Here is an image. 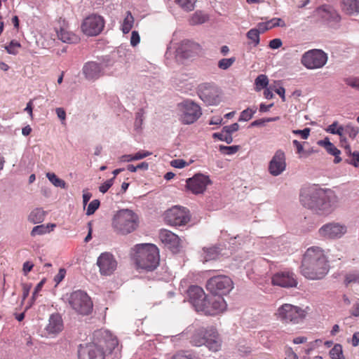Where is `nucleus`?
Masks as SVG:
<instances>
[{"label": "nucleus", "instance_id": "obj_1", "mask_svg": "<svg viewBox=\"0 0 359 359\" xmlns=\"http://www.w3.org/2000/svg\"><path fill=\"white\" fill-rule=\"evenodd\" d=\"M302 204L318 215H327L337 206L339 198L330 189L311 188L300 195Z\"/></svg>", "mask_w": 359, "mask_h": 359}, {"label": "nucleus", "instance_id": "obj_2", "mask_svg": "<svg viewBox=\"0 0 359 359\" xmlns=\"http://www.w3.org/2000/svg\"><path fill=\"white\" fill-rule=\"evenodd\" d=\"M328 271V261L324 251L317 246L309 248L302 261V274L307 279L320 280Z\"/></svg>", "mask_w": 359, "mask_h": 359}, {"label": "nucleus", "instance_id": "obj_3", "mask_svg": "<svg viewBox=\"0 0 359 359\" xmlns=\"http://www.w3.org/2000/svg\"><path fill=\"white\" fill-rule=\"evenodd\" d=\"M95 341L79 348V359H104V346L112 351L118 346V339L108 330H97L94 332Z\"/></svg>", "mask_w": 359, "mask_h": 359}, {"label": "nucleus", "instance_id": "obj_4", "mask_svg": "<svg viewBox=\"0 0 359 359\" xmlns=\"http://www.w3.org/2000/svg\"><path fill=\"white\" fill-rule=\"evenodd\" d=\"M134 259L138 268L152 271L159 264L158 250L154 244H137L135 245Z\"/></svg>", "mask_w": 359, "mask_h": 359}, {"label": "nucleus", "instance_id": "obj_5", "mask_svg": "<svg viewBox=\"0 0 359 359\" xmlns=\"http://www.w3.org/2000/svg\"><path fill=\"white\" fill-rule=\"evenodd\" d=\"M139 224L137 215L131 210H118L112 219V227L119 234L127 235L136 230Z\"/></svg>", "mask_w": 359, "mask_h": 359}, {"label": "nucleus", "instance_id": "obj_6", "mask_svg": "<svg viewBox=\"0 0 359 359\" xmlns=\"http://www.w3.org/2000/svg\"><path fill=\"white\" fill-rule=\"evenodd\" d=\"M191 344L195 346L205 345L211 351H217L221 347V340L213 327H200L192 334Z\"/></svg>", "mask_w": 359, "mask_h": 359}, {"label": "nucleus", "instance_id": "obj_7", "mask_svg": "<svg viewBox=\"0 0 359 359\" xmlns=\"http://www.w3.org/2000/svg\"><path fill=\"white\" fill-rule=\"evenodd\" d=\"M306 315L305 310L290 304H283L275 313L276 318L283 323L297 324L306 317Z\"/></svg>", "mask_w": 359, "mask_h": 359}, {"label": "nucleus", "instance_id": "obj_8", "mask_svg": "<svg viewBox=\"0 0 359 359\" xmlns=\"http://www.w3.org/2000/svg\"><path fill=\"white\" fill-rule=\"evenodd\" d=\"M70 306L81 315H88L93 310V302L86 292L78 290L67 294Z\"/></svg>", "mask_w": 359, "mask_h": 359}, {"label": "nucleus", "instance_id": "obj_9", "mask_svg": "<svg viewBox=\"0 0 359 359\" xmlns=\"http://www.w3.org/2000/svg\"><path fill=\"white\" fill-rule=\"evenodd\" d=\"M108 56L103 57L101 62L89 61L86 62L82 68V73L88 81L94 82L105 74V69L111 66Z\"/></svg>", "mask_w": 359, "mask_h": 359}, {"label": "nucleus", "instance_id": "obj_10", "mask_svg": "<svg viewBox=\"0 0 359 359\" xmlns=\"http://www.w3.org/2000/svg\"><path fill=\"white\" fill-rule=\"evenodd\" d=\"M180 120L186 125L196 122L202 115L201 107L191 100H186L177 105Z\"/></svg>", "mask_w": 359, "mask_h": 359}, {"label": "nucleus", "instance_id": "obj_11", "mask_svg": "<svg viewBox=\"0 0 359 359\" xmlns=\"http://www.w3.org/2000/svg\"><path fill=\"white\" fill-rule=\"evenodd\" d=\"M206 288L215 295H225L233 288V283L229 276H216L207 281Z\"/></svg>", "mask_w": 359, "mask_h": 359}, {"label": "nucleus", "instance_id": "obj_12", "mask_svg": "<svg viewBox=\"0 0 359 359\" xmlns=\"http://www.w3.org/2000/svg\"><path fill=\"white\" fill-rule=\"evenodd\" d=\"M327 61V54L320 49L309 50L305 52L301 58V63L308 69L321 68Z\"/></svg>", "mask_w": 359, "mask_h": 359}, {"label": "nucleus", "instance_id": "obj_13", "mask_svg": "<svg viewBox=\"0 0 359 359\" xmlns=\"http://www.w3.org/2000/svg\"><path fill=\"white\" fill-rule=\"evenodd\" d=\"M104 27V18L93 14L86 17L81 26L82 32L87 36H93L100 34Z\"/></svg>", "mask_w": 359, "mask_h": 359}, {"label": "nucleus", "instance_id": "obj_14", "mask_svg": "<svg viewBox=\"0 0 359 359\" xmlns=\"http://www.w3.org/2000/svg\"><path fill=\"white\" fill-rule=\"evenodd\" d=\"M189 220V211L184 208L174 206L165 214V222L171 226L185 225Z\"/></svg>", "mask_w": 359, "mask_h": 359}, {"label": "nucleus", "instance_id": "obj_15", "mask_svg": "<svg viewBox=\"0 0 359 359\" xmlns=\"http://www.w3.org/2000/svg\"><path fill=\"white\" fill-rule=\"evenodd\" d=\"M187 294L190 303L197 311H207L208 302L202 287L198 285H191L187 290Z\"/></svg>", "mask_w": 359, "mask_h": 359}, {"label": "nucleus", "instance_id": "obj_16", "mask_svg": "<svg viewBox=\"0 0 359 359\" xmlns=\"http://www.w3.org/2000/svg\"><path fill=\"white\" fill-rule=\"evenodd\" d=\"M212 184L208 175L201 173L195 174L186 180V187L194 194H203L207 187Z\"/></svg>", "mask_w": 359, "mask_h": 359}, {"label": "nucleus", "instance_id": "obj_17", "mask_svg": "<svg viewBox=\"0 0 359 359\" xmlns=\"http://www.w3.org/2000/svg\"><path fill=\"white\" fill-rule=\"evenodd\" d=\"M346 232V226L339 223L331 222L322 226L318 233L320 236L327 239H336L343 236Z\"/></svg>", "mask_w": 359, "mask_h": 359}, {"label": "nucleus", "instance_id": "obj_18", "mask_svg": "<svg viewBox=\"0 0 359 359\" xmlns=\"http://www.w3.org/2000/svg\"><path fill=\"white\" fill-rule=\"evenodd\" d=\"M286 169V158L285 152L277 150L269 161L268 170L274 177L281 175Z\"/></svg>", "mask_w": 359, "mask_h": 359}, {"label": "nucleus", "instance_id": "obj_19", "mask_svg": "<svg viewBox=\"0 0 359 359\" xmlns=\"http://www.w3.org/2000/svg\"><path fill=\"white\" fill-rule=\"evenodd\" d=\"M97 264L100 272L104 276H110L117 267V262L114 255L109 252H103L97 258Z\"/></svg>", "mask_w": 359, "mask_h": 359}, {"label": "nucleus", "instance_id": "obj_20", "mask_svg": "<svg viewBox=\"0 0 359 359\" xmlns=\"http://www.w3.org/2000/svg\"><path fill=\"white\" fill-rule=\"evenodd\" d=\"M315 12L319 18L326 21L331 26H335L341 21L340 15L330 5H323L317 8Z\"/></svg>", "mask_w": 359, "mask_h": 359}, {"label": "nucleus", "instance_id": "obj_21", "mask_svg": "<svg viewBox=\"0 0 359 359\" xmlns=\"http://www.w3.org/2000/svg\"><path fill=\"white\" fill-rule=\"evenodd\" d=\"M273 285L282 287H294L297 285L295 275L290 271H281L274 274L271 280Z\"/></svg>", "mask_w": 359, "mask_h": 359}, {"label": "nucleus", "instance_id": "obj_22", "mask_svg": "<svg viewBox=\"0 0 359 359\" xmlns=\"http://www.w3.org/2000/svg\"><path fill=\"white\" fill-rule=\"evenodd\" d=\"M159 238L173 252H177L180 248V239L177 235L170 231L162 229L159 233Z\"/></svg>", "mask_w": 359, "mask_h": 359}, {"label": "nucleus", "instance_id": "obj_23", "mask_svg": "<svg viewBox=\"0 0 359 359\" xmlns=\"http://www.w3.org/2000/svg\"><path fill=\"white\" fill-rule=\"evenodd\" d=\"M200 98L208 105H216L219 102V90L213 86H205L200 91Z\"/></svg>", "mask_w": 359, "mask_h": 359}, {"label": "nucleus", "instance_id": "obj_24", "mask_svg": "<svg viewBox=\"0 0 359 359\" xmlns=\"http://www.w3.org/2000/svg\"><path fill=\"white\" fill-rule=\"evenodd\" d=\"M222 296V295H215L210 299H207L208 307L207 308V311H203L210 315H215L224 311L227 304Z\"/></svg>", "mask_w": 359, "mask_h": 359}, {"label": "nucleus", "instance_id": "obj_25", "mask_svg": "<svg viewBox=\"0 0 359 359\" xmlns=\"http://www.w3.org/2000/svg\"><path fill=\"white\" fill-rule=\"evenodd\" d=\"M201 50V46L194 41H183L177 48V53L184 58L192 57L194 54H198Z\"/></svg>", "mask_w": 359, "mask_h": 359}, {"label": "nucleus", "instance_id": "obj_26", "mask_svg": "<svg viewBox=\"0 0 359 359\" xmlns=\"http://www.w3.org/2000/svg\"><path fill=\"white\" fill-rule=\"evenodd\" d=\"M62 327V318L58 314H53L50 316L46 330L48 334L55 335L61 332Z\"/></svg>", "mask_w": 359, "mask_h": 359}, {"label": "nucleus", "instance_id": "obj_27", "mask_svg": "<svg viewBox=\"0 0 359 359\" xmlns=\"http://www.w3.org/2000/svg\"><path fill=\"white\" fill-rule=\"evenodd\" d=\"M341 6L347 15H356L359 13V0H341Z\"/></svg>", "mask_w": 359, "mask_h": 359}, {"label": "nucleus", "instance_id": "obj_28", "mask_svg": "<svg viewBox=\"0 0 359 359\" xmlns=\"http://www.w3.org/2000/svg\"><path fill=\"white\" fill-rule=\"evenodd\" d=\"M57 35L58 39L64 43H73L78 41L76 35L63 28H61L60 31H57Z\"/></svg>", "mask_w": 359, "mask_h": 359}, {"label": "nucleus", "instance_id": "obj_29", "mask_svg": "<svg viewBox=\"0 0 359 359\" xmlns=\"http://www.w3.org/2000/svg\"><path fill=\"white\" fill-rule=\"evenodd\" d=\"M219 255V251L215 246L210 248H203L202 257L203 262H208L210 260H215L218 258Z\"/></svg>", "mask_w": 359, "mask_h": 359}, {"label": "nucleus", "instance_id": "obj_30", "mask_svg": "<svg viewBox=\"0 0 359 359\" xmlns=\"http://www.w3.org/2000/svg\"><path fill=\"white\" fill-rule=\"evenodd\" d=\"M344 152L347 156L346 162L348 164L353 165L354 167H359V152H351V147L349 145L345 146Z\"/></svg>", "mask_w": 359, "mask_h": 359}, {"label": "nucleus", "instance_id": "obj_31", "mask_svg": "<svg viewBox=\"0 0 359 359\" xmlns=\"http://www.w3.org/2000/svg\"><path fill=\"white\" fill-rule=\"evenodd\" d=\"M55 227V224H54L37 225L32 229L31 236L34 237L48 233L53 231Z\"/></svg>", "mask_w": 359, "mask_h": 359}, {"label": "nucleus", "instance_id": "obj_32", "mask_svg": "<svg viewBox=\"0 0 359 359\" xmlns=\"http://www.w3.org/2000/svg\"><path fill=\"white\" fill-rule=\"evenodd\" d=\"M46 212L41 208H35L29 215L28 219L33 224H39L45 219Z\"/></svg>", "mask_w": 359, "mask_h": 359}, {"label": "nucleus", "instance_id": "obj_33", "mask_svg": "<svg viewBox=\"0 0 359 359\" xmlns=\"http://www.w3.org/2000/svg\"><path fill=\"white\" fill-rule=\"evenodd\" d=\"M134 24V18L130 11L127 12L126 16L122 24V32L124 34L128 33L133 28Z\"/></svg>", "mask_w": 359, "mask_h": 359}, {"label": "nucleus", "instance_id": "obj_34", "mask_svg": "<svg viewBox=\"0 0 359 359\" xmlns=\"http://www.w3.org/2000/svg\"><path fill=\"white\" fill-rule=\"evenodd\" d=\"M196 1L197 0H175V2L183 11L189 12L194 9Z\"/></svg>", "mask_w": 359, "mask_h": 359}, {"label": "nucleus", "instance_id": "obj_35", "mask_svg": "<svg viewBox=\"0 0 359 359\" xmlns=\"http://www.w3.org/2000/svg\"><path fill=\"white\" fill-rule=\"evenodd\" d=\"M208 18L201 11H196L189 19V23L191 25L203 24L207 20Z\"/></svg>", "mask_w": 359, "mask_h": 359}, {"label": "nucleus", "instance_id": "obj_36", "mask_svg": "<svg viewBox=\"0 0 359 359\" xmlns=\"http://www.w3.org/2000/svg\"><path fill=\"white\" fill-rule=\"evenodd\" d=\"M260 34L261 32L258 28H252L247 32L246 36L249 40L252 41V43L254 44V46H257L259 45L260 41Z\"/></svg>", "mask_w": 359, "mask_h": 359}, {"label": "nucleus", "instance_id": "obj_37", "mask_svg": "<svg viewBox=\"0 0 359 359\" xmlns=\"http://www.w3.org/2000/svg\"><path fill=\"white\" fill-rule=\"evenodd\" d=\"M46 177L48 180L56 187H60L62 189L66 188V182L57 177V175L53 172H48L46 173Z\"/></svg>", "mask_w": 359, "mask_h": 359}, {"label": "nucleus", "instance_id": "obj_38", "mask_svg": "<svg viewBox=\"0 0 359 359\" xmlns=\"http://www.w3.org/2000/svg\"><path fill=\"white\" fill-rule=\"evenodd\" d=\"M257 112V107H248L246 109L241 111L238 121H248L250 120L253 115Z\"/></svg>", "mask_w": 359, "mask_h": 359}, {"label": "nucleus", "instance_id": "obj_39", "mask_svg": "<svg viewBox=\"0 0 359 359\" xmlns=\"http://www.w3.org/2000/svg\"><path fill=\"white\" fill-rule=\"evenodd\" d=\"M330 355L332 359H344L341 345L335 344L330 350Z\"/></svg>", "mask_w": 359, "mask_h": 359}, {"label": "nucleus", "instance_id": "obj_40", "mask_svg": "<svg viewBox=\"0 0 359 359\" xmlns=\"http://www.w3.org/2000/svg\"><path fill=\"white\" fill-rule=\"evenodd\" d=\"M255 83L258 90L265 88L269 84L268 77L264 74H260L256 78Z\"/></svg>", "mask_w": 359, "mask_h": 359}, {"label": "nucleus", "instance_id": "obj_41", "mask_svg": "<svg viewBox=\"0 0 359 359\" xmlns=\"http://www.w3.org/2000/svg\"><path fill=\"white\" fill-rule=\"evenodd\" d=\"M240 149L238 145L233 146H224L220 145L219 147V151L224 155H233L236 154Z\"/></svg>", "mask_w": 359, "mask_h": 359}, {"label": "nucleus", "instance_id": "obj_42", "mask_svg": "<svg viewBox=\"0 0 359 359\" xmlns=\"http://www.w3.org/2000/svg\"><path fill=\"white\" fill-rule=\"evenodd\" d=\"M212 137L213 138H217L220 141L225 142L228 144L233 142V137L229 134L225 133L222 130L220 133H213Z\"/></svg>", "mask_w": 359, "mask_h": 359}, {"label": "nucleus", "instance_id": "obj_43", "mask_svg": "<svg viewBox=\"0 0 359 359\" xmlns=\"http://www.w3.org/2000/svg\"><path fill=\"white\" fill-rule=\"evenodd\" d=\"M279 116H275L271 118H260L252 121L250 123V127L263 126L266 123L273 122L279 120Z\"/></svg>", "mask_w": 359, "mask_h": 359}, {"label": "nucleus", "instance_id": "obj_44", "mask_svg": "<svg viewBox=\"0 0 359 359\" xmlns=\"http://www.w3.org/2000/svg\"><path fill=\"white\" fill-rule=\"evenodd\" d=\"M337 126L338 123L337 121H334L328 126V128L326 129V131L332 134H336L339 135V136H341L344 134V127L339 126L337 128Z\"/></svg>", "mask_w": 359, "mask_h": 359}, {"label": "nucleus", "instance_id": "obj_45", "mask_svg": "<svg viewBox=\"0 0 359 359\" xmlns=\"http://www.w3.org/2000/svg\"><path fill=\"white\" fill-rule=\"evenodd\" d=\"M235 60L236 59L233 57L230 58H223L219 61L218 67L222 69L226 70L233 64Z\"/></svg>", "mask_w": 359, "mask_h": 359}, {"label": "nucleus", "instance_id": "obj_46", "mask_svg": "<svg viewBox=\"0 0 359 359\" xmlns=\"http://www.w3.org/2000/svg\"><path fill=\"white\" fill-rule=\"evenodd\" d=\"M344 133L347 134L351 138L354 139L358 133V128L351 124L344 128Z\"/></svg>", "mask_w": 359, "mask_h": 359}, {"label": "nucleus", "instance_id": "obj_47", "mask_svg": "<svg viewBox=\"0 0 359 359\" xmlns=\"http://www.w3.org/2000/svg\"><path fill=\"white\" fill-rule=\"evenodd\" d=\"M100 205V202L98 199L93 200L88 206L86 215L89 216L94 214L95 212L99 208Z\"/></svg>", "mask_w": 359, "mask_h": 359}, {"label": "nucleus", "instance_id": "obj_48", "mask_svg": "<svg viewBox=\"0 0 359 359\" xmlns=\"http://www.w3.org/2000/svg\"><path fill=\"white\" fill-rule=\"evenodd\" d=\"M20 47V43L16 41H11L8 46H5V49L9 54L16 55L18 53L17 48Z\"/></svg>", "mask_w": 359, "mask_h": 359}, {"label": "nucleus", "instance_id": "obj_49", "mask_svg": "<svg viewBox=\"0 0 359 359\" xmlns=\"http://www.w3.org/2000/svg\"><path fill=\"white\" fill-rule=\"evenodd\" d=\"M273 27L274 25H273L272 21L271 20L265 22H259L257 24V28L261 33H264L266 31L269 30Z\"/></svg>", "mask_w": 359, "mask_h": 359}, {"label": "nucleus", "instance_id": "obj_50", "mask_svg": "<svg viewBox=\"0 0 359 359\" xmlns=\"http://www.w3.org/2000/svg\"><path fill=\"white\" fill-rule=\"evenodd\" d=\"M345 83L348 86L359 90V77H349L345 79Z\"/></svg>", "mask_w": 359, "mask_h": 359}, {"label": "nucleus", "instance_id": "obj_51", "mask_svg": "<svg viewBox=\"0 0 359 359\" xmlns=\"http://www.w3.org/2000/svg\"><path fill=\"white\" fill-rule=\"evenodd\" d=\"M114 177L107 180L99 187V191L102 194L106 193L114 184Z\"/></svg>", "mask_w": 359, "mask_h": 359}, {"label": "nucleus", "instance_id": "obj_52", "mask_svg": "<svg viewBox=\"0 0 359 359\" xmlns=\"http://www.w3.org/2000/svg\"><path fill=\"white\" fill-rule=\"evenodd\" d=\"M359 282V273H350L346 274L345 277V284L348 285L351 283Z\"/></svg>", "mask_w": 359, "mask_h": 359}, {"label": "nucleus", "instance_id": "obj_53", "mask_svg": "<svg viewBox=\"0 0 359 359\" xmlns=\"http://www.w3.org/2000/svg\"><path fill=\"white\" fill-rule=\"evenodd\" d=\"M172 359H198L194 354L189 352H181L175 354Z\"/></svg>", "mask_w": 359, "mask_h": 359}, {"label": "nucleus", "instance_id": "obj_54", "mask_svg": "<svg viewBox=\"0 0 359 359\" xmlns=\"http://www.w3.org/2000/svg\"><path fill=\"white\" fill-rule=\"evenodd\" d=\"M239 130V125L237 123H234L229 126L223 127L222 130L226 134L231 135L232 133Z\"/></svg>", "mask_w": 359, "mask_h": 359}, {"label": "nucleus", "instance_id": "obj_55", "mask_svg": "<svg viewBox=\"0 0 359 359\" xmlns=\"http://www.w3.org/2000/svg\"><path fill=\"white\" fill-rule=\"evenodd\" d=\"M151 155V153L148 151L141 150L133 154V159L138 161L143 159Z\"/></svg>", "mask_w": 359, "mask_h": 359}, {"label": "nucleus", "instance_id": "obj_56", "mask_svg": "<svg viewBox=\"0 0 359 359\" xmlns=\"http://www.w3.org/2000/svg\"><path fill=\"white\" fill-rule=\"evenodd\" d=\"M65 275L66 270L63 268L60 269L57 274L54 277V281L56 283V285L64 279Z\"/></svg>", "mask_w": 359, "mask_h": 359}, {"label": "nucleus", "instance_id": "obj_57", "mask_svg": "<svg viewBox=\"0 0 359 359\" xmlns=\"http://www.w3.org/2000/svg\"><path fill=\"white\" fill-rule=\"evenodd\" d=\"M310 131H311L310 128H306L303 130H293V133L295 135H300L302 138L306 140L309 136Z\"/></svg>", "mask_w": 359, "mask_h": 359}, {"label": "nucleus", "instance_id": "obj_58", "mask_svg": "<svg viewBox=\"0 0 359 359\" xmlns=\"http://www.w3.org/2000/svg\"><path fill=\"white\" fill-rule=\"evenodd\" d=\"M140 41V37L137 31H133L130 37V44L132 46H136Z\"/></svg>", "mask_w": 359, "mask_h": 359}, {"label": "nucleus", "instance_id": "obj_59", "mask_svg": "<svg viewBox=\"0 0 359 359\" xmlns=\"http://www.w3.org/2000/svg\"><path fill=\"white\" fill-rule=\"evenodd\" d=\"M187 163L182 159H175L171 161L170 165L176 168H183Z\"/></svg>", "mask_w": 359, "mask_h": 359}, {"label": "nucleus", "instance_id": "obj_60", "mask_svg": "<svg viewBox=\"0 0 359 359\" xmlns=\"http://www.w3.org/2000/svg\"><path fill=\"white\" fill-rule=\"evenodd\" d=\"M45 282H46V280L43 279L35 287L34 290L32 294V299L33 300L36 299L38 293L41 290Z\"/></svg>", "mask_w": 359, "mask_h": 359}, {"label": "nucleus", "instance_id": "obj_61", "mask_svg": "<svg viewBox=\"0 0 359 359\" xmlns=\"http://www.w3.org/2000/svg\"><path fill=\"white\" fill-rule=\"evenodd\" d=\"M143 123V116L141 113H137L135 121L134 123V126L135 130H139L141 128V126Z\"/></svg>", "mask_w": 359, "mask_h": 359}, {"label": "nucleus", "instance_id": "obj_62", "mask_svg": "<svg viewBox=\"0 0 359 359\" xmlns=\"http://www.w3.org/2000/svg\"><path fill=\"white\" fill-rule=\"evenodd\" d=\"M283 43L280 39H274L269 41V46L271 49H277L282 46Z\"/></svg>", "mask_w": 359, "mask_h": 359}, {"label": "nucleus", "instance_id": "obj_63", "mask_svg": "<svg viewBox=\"0 0 359 359\" xmlns=\"http://www.w3.org/2000/svg\"><path fill=\"white\" fill-rule=\"evenodd\" d=\"M33 267H34V264H32L31 262H29V261L25 262L23 264V268H22L24 274L27 275L29 271H32Z\"/></svg>", "mask_w": 359, "mask_h": 359}, {"label": "nucleus", "instance_id": "obj_64", "mask_svg": "<svg viewBox=\"0 0 359 359\" xmlns=\"http://www.w3.org/2000/svg\"><path fill=\"white\" fill-rule=\"evenodd\" d=\"M326 151L331 155L340 154L341 151L331 142L330 147H327Z\"/></svg>", "mask_w": 359, "mask_h": 359}]
</instances>
